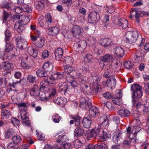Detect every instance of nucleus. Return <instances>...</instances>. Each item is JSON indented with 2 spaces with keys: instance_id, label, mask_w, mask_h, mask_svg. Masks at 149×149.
I'll return each mask as SVG.
<instances>
[{
  "instance_id": "f257e3e1",
  "label": "nucleus",
  "mask_w": 149,
  "mask_h": 149,
  "mask_svg": "<svg viewBox=\"0 0 149 149\" xmlns=\"http://www.w3.org/2000/svg\"><path fill=\"white\" fill-rule=\"evenodd\" d=\"M132 91L133 92L132 97L133 106L137 109L143 106L144 104L141 100H137L136 99L141 98L143 95L142 87L137 84H134L131 87Z\"/></svg>"
},
{
  "instance_id": "f03ea898",
  "label": "nucleus",
  "mask_w": 149,
  "mask_h": 149,
  "mask_svg": "<svg viewBox=\"0 0 149 149\" xmlns=\"http://www.w3.org/2000/svg\"><path fill=\"white\" fill-rule=\"evenodd\" d=\"M139 36L138 32L136 31H129L125 33L124 39L127 43H134L136 42Z\"/></svg>"
},
{
  "instance_id": "7ed1b4c3",
  "label": "nucleus",
  "mask_w": 149,
  "mask_h": 149,
  "mask_svg": "<svg viewBox=\"0 0 149 149\" xmlns=\"http://www.w3.org/2000/svg\"><path fill=\"white\" fill-rule=\"evenodd\" d=\"M5 42L6 45L4 54L5 56H6L7 59L10 60L15 56L14 53L13 51V44L10 42V41Z\"/></svg>"
},
{
  "instance_id": "20e7f679",
  "label": "nucleus",
  "mask_w": 149,
  "mask_h": 149,
  "mask_svg": "<svg viewBox=\"0 0 149 149\" xmlns=\"http://www.w3.org/2000/svg\"><path fill=\"white\" fill-rule=\"evenodd\" d=\"M101 119L104 120V122L100 125H98L97 127H96L94 129H92L91 130V133L93 137H95L98 135L100 134V130H102L101 127L102 125H107L108 123V119L106 116L103 118V117L101 118Z\"/></svg>"
},
{
  "instance_id": "39448f33",
  "label": "nucleus",
  "mask_w": 149,
  "mask_h": 149,
  "mask_svg": "<svg viewBox=\"0 0 149 149\" xmlns=\"http://www.w3.org/2000/svg\"><path fill=\"white\" fill-rule=\"evenodd\" d=\"M56 79L54 78L53 75L52 77H45L43 80L40 83V86L41 89H44L46 88V86L49 85L55 84Z\"/></svg>"
},
{
  "instance_id": "423d86ee",
  "label": "nucleus",
  "mask_w": 149,
  "mask_h": 149,
  "mask_svg": "<svg viewBox=\"0 0 149 149\" xmlns=\"http://www.w3.org/2000/svg\"><path fill=\"white\" fill-rule=\"evenodd\" d=\"M13 18L19 20V21L17 22H19L20 23H22L23 25H26L29 21L31 17L30 16L26 17L25 15H15Z\"/></svg>"
},
{
  "instance_id": "0eeeda50",
  "label": "nucleus",
  "mask_w": 149,
  "mask_h": 149,
  "mask_svg": "<svg viewBox=\"0 0 149 149\" xmlns=\"http://www.w3.org/2000/svg\"><path fill=\"white\" fill-rule=\"evenodd\" d=\"M17 46L18 48L21 49L25 48L27 46V43L25 39L21 36H18L16 38Z\"/></svg>"
},
{
  "instance_id": "6e6552de",
  "label": "nucleus",
  "mask_w": 149,
  "mask_h": 149,
  "mask_svg": "<svg viewBox=\"0 0 149 149\" xmlns=\"http://www.w3.org/2000/svg\"><path fill=\"white\" fill-rule=\"evenodd\" d=\"M86 41L82 40L75 43L73 45V48L77 52H79L83 51L86 48Z\"/></svg>"
},
{
  "instance_id": "1a4fd4ad",
  "label": "nucleus",
  "mask_w": 149,
  "mask_h": 149,
  "mask_svg": "<svg viewBox=\"0 0 149 149\" xmlns=\"http://www.w3.org/2000/svg\"><path fill=\"white\" fill-rule=\"evenodd\" d=\"M100 18V15L98 12H93L91 13L88 16V20L91 23L96 22Z\"/></svg>"
},
{
  "instance_id": "9d476101",
  "label": "nucleus",
  "mask_w": 149,
  "mask_h": 149,
  "mask_svg": "<svg viewBox=\"0 0 149 149\" xmlns=\"http://www.w3.org/2000/svg\"><path fill=\"white\" fill-rule=\"evenodd\" d=\"M77 78L80 84L82 87L85 88H87L88 87L87 84L88 83V81H87L85 77L81 73H79L77 74Z\"/></svg>"
},
{
  "instance_id": "9b49d317",
  "label": "nucleus",
  "mask_w": 149,
  "mask_h": 149,
  "mask_svg": "<svg viewBox=\"0 0 149 149\" xmlns=\"http://www.w3.org/2000/svg\"><path fill=\"white\" fill-rule=\"evenodd\" d=\"M80 106L81 108H87L91 106V102H88L85 97L81 96L79 99Z\"/></svg>"
},
{
  "instance_id": "f8f14e48",
  "label": "nucleus",
  "mask_w": 149,
  "mask_h": 149,
  "mask_svg": "<svg viewBox=\"0 0 149 149\" xmlns=\"http://www.w3.org/2000/svg\"><path fill=\"white\" fill-rule=\"evenodd\" d=\"M113 53L115 56L118 58H121L124 55V51L122 47L120 46L117 47L114 49Z\"/></svg>"
},
{
  "instance_id": "ddd939ff",
  "label": "nucleus",
  "mask_w": 149,
  "mask_h": 149,
  "mask_svg": "<svg viewBox=\"0 0 149 149\" xmlns=\"http://www.w3.org/2000/svg\"><path fill=\"white\" fill-rule=\"evenodd\" d=\"M30 95L33 96H36L39 95H40V88L38 86L34 84L30 89Z\"/></svg>"
},
{
  "instance_id": "4468645a",
  "label": "nucleus",
  "mask_w": 149,
  "mask_h": 149,
  "mask_svg": "<svg viewBox=\"0 0 149 149\" xmlns=\"http://www.w3.org/2000/svg\"><path fill=\"white\" fill-rule=\"evenodd\" d=\"M83 31V29L79 26L77 25L74 26L72 29V33L75 36H81Z\"/></svg>"
},
{
  "instance_id": "2eb2a0df",
  "label": "nucleus",
  "mask_w": 149,
  "mask_h": 149,
  "mask_svg": "<svg viewBox=\"0 0 149 149\" xmlns=\"http://www.w3.org/2000/svg\"><path fill=\"white\" fill-rule=\"evenodd\" d=\"M60 92L63 95H65V92L68 88V86L67 83L61 82L58 85Z\"/></svg>"
},
{
  "instance_id": "dca6fc26",
  "label": "nucleus",
  "mask_w": 149,
  "mask_h": 149,
  "mask_svg": "<svg viewBox=\"0 0 149 149\" xmlns=\"http://www.w3.org/2000/svg\"><path fill=\"white\" fill-rule=\"evenodd\" d=\"M63 50L60 47H58L55 50L54 54L55 59L58 61H60L63 56Z\"/></svg>"
},
{
  "instance_id": "f3484780",
  "label": "nucleus",
  "mask_w": 149,
  "mask_h": 149,
  "mask_svg": "<svg viewBox=\"0 0 149 149\" xmlns=\"http://www.w3.org/2000/svg\"><path fill=\"white\" fill-rule=\"evenodd\" d=\"M91 119L90 117H84L82 121L83 126L86 128L90 127L91 124Z\"/></svg>"
},
{
  "instance_id": "a211bd4d",
  "label": "nucleus",
  "mask_w": 149,
  "mask_h": 149,
  "mask_svg": "<svg viewBox=\"0 0 149 149\" xmlns=\"http://www.w3.org/2000/svg\"><path fill=\"white\" fill-rule=\"evenodd\" d=\"M84 133V130L82 126H78L75 129L74 134L76 136L80 137Z\"/></svg>"
},
{
  "instance_id": "6ab92c4d",
  "label": "nucleus",
  "mask_w": 149,
  "mask_h": 149,
  "mask_svg": "<svg viewBox=\"0 0 149 149\" xmlns=\"http://www.w3.org/2000/svg\"><path fill=\"white\" fill-rule=\"evenodd\" d=\"M101 79L99 77H95L93 79V82L94 83L93 84V90L95 91L96 93H97L98 92V90H99V88L100 87V85L97 84L99 81H100Z\"/></svg>"
},
{
  "instance_id": "aec40b11",
  "label": "nucleus",
  "mask_w": 149,
  "mask_h": 149,
  "mask_svg": "<svg viewBox=\"0 0 149 149\" xmlns=\"http://www.w3.org/2000/svg\"><path fill=\"white\" fill-rule=\"evenodd\" d=\"M89 113L92 117H94L99 115V111L97 108L95 106H92L89 109Z\"/></svg>"
},
{
  "instance_id": "412c9836",
  "label": "nucleus",
  "mask_w": 149,
  "mask_h": 149,
  "mask_svg": "<svg viewBox=\"0 0 149 149\" xmlns=\"http://www.w3.org/2000/svg\"><path fill=\"white\" fill-rule=\"evenodd\" d=\"M26 110L27 109L25 108L24 110L20 111V112L19 113L18 117L22 121L28 119V114L26 112Z\"/></svg>"
},
{
  "instance_id": "4be33fe9",
  "label": "nucleus",
  "mask_w": 149,
  "mask_h": 149,
  "mask_svg": "<svg viewBox=\"0 0 149 149\" xmlns=\"http://www.w3.org/2000/svg\"><path fill=\"white\" fill-rule=\"evenodd\" d=\"M116 79L114 77L110 78L107 81L106 83L108 87L111 89L115 87Z\"/></svg>"
},
{
  "instance_id": "5701e85b",
  "label": "nucleus",
  "mask_w": 149,
  "mask_h": 149,
  "mask_svg": "<svg viewBox=\"0 0 149 149\" xmlns=\"http://www.w3.org/2000/svg\"><path fill=\"white\" fill-rule=\"evenodd\" d=\"M22 60L21 63V66L24 68H26L28 67V65L26 63H25V61L26 62L28 63V61L31 60V58L30 57H28L27 55L24 54L23 55L22 58Z\"/></svg>"
},
{
  "instance_id": "b1692460",
  "label": "nucleus",
  "mask_w": 149,
  "mask_h": 149,
  "mask_svg": "<svg viewBox=\"0 0 149 149\" xmlns=\"http://www.w3.org/2000/svg\"><path fill=\"white\" fill-rule=\"evenodd\" d=\"M108 67H106L104 69H106V72L104 74L103 76L105 78H112V77H114L113 75L115 74L114 72L111 69L109 66Z\"/></svg>"
},
{
  "instance_id": "393cba45",
  "label": "nucleus",
  "mask_w": 149,
  "mask_h": 149,
  "mask_svg": "<svg viewBox=\"0 0 149 149\" xmlns=\"http://www.w3.org/2000/svg\"><path fill=\"white\" fill-rule=\"evenodd\" d=\"M100 44L105 47L110 46L111 44V41L109 38H104L100 40Z\"/></svg>"
},
{
  "instance_id": "a878e982",
  "label": "nucleus",
  "mask_w": 149,
  "mask_h": 149,
  "mask_svg": "<svg viewBox=\"0 0 149 149\" xmlns=\"http://www.w3.org/2000/svg\"><path fill=\"white\" fill-rule=\"evenodd\" d=\"M44 0H38L35 2L34 5L36 8L38 10L43 9L44 7Z\"/></svg>"
},
{
  "instance_id": "bb28decb",
  "label": "nucleus",
  "mask_w": 149,
  "mask_h": 149,
  "mask_svg": "<svg viewBox=\"0 0 149 149\" xmlns=\"http://www.w3.org/2000/svg\"><path fill=\"white\" fill-rule=\"evenodd\" d=\"M118 25L121 26L123 28H126L128 26V22L126 19L122 18L118 20Z\"/></svg>"
},
{
  "instance_id": "cd10ccee",
  "label": "nucleus",
  "mask_w": 149,
  "mask_h": 149,
  "mask_svg": "<svg viewBox=\"0 0 149 149\" xmlns=\"http://www.w3.org/2000/svg\"><path fill=\"white\" fill-rule=\"evenodd\" d=\"M55 137L57 138L56 140L57 143H63L65 142L68 139V136L66 135H63L60 136L58 134H56Z\"/></svg>"
},
{
  "instance_id": "c85d7f7f",
  "label": "nucleus",
  "mask_w": 149,
  "mask_h": 149,
  "mask_svg": "<svg viewBox=\"0 0 149 149\" xmlns=\"http://www.w3.org/2000/svg\"><path fill=\"white\" fill-rule=\"evenodd\" d=\"M54 102L56 104L62 106V105H64L66 103L67 100L66 98L59 97L54 100Z\"/></svg>"
},
{
  "instance_id": "c756f323",
  "label": "nucleus",
  "mask_w": 149,
  "mask_h": 149,
  "mask_svg": "<svg viewBox=\"0 0 149 149\" xmlns=\"http://www.w3.org/2000/svg\"><path fill=\"white\" fill-rule=\"evenodd\" d=\"M136 129H133L132 131L131 132V128L130 127H128L127 128V134H130L129 137L131 139H135L134 138H136L137 132H134L133 133V131L136 130Z\"/></svg>"
},
{
  "instance_id": "7c9ffc66",
  "label": "nucleus",
  "mask_w": 149,
  "mask_h": 149,
  "mask_svg": "<svg viewBox=\"0 0 149 149\" xmlns=\"http://www.w3.org/2000/svg\"><path fill=\"white\" fill-rule=\"evenodd\" d=\"M1 6L3 8H6L8 10H10L15 8V4L14 3L12 2L9 3H6L2 4Z\"/></svg>"
},
{
  "instance_id": "2f4dec72",
  "label": "nucleus",
  "mask_w": 149,
  "mask_h": 149,
  "mask_svg": "<svg viewBox=\"0 0 149 149\" xmlns=\"http://www.w3.org/2000/svg\"><path fill=\"white\" fill-rule=\"evenodd\" d=\"M121 137V133H119L118 132H114L112 137L113 141L115 143L117 144Z\"/></svg>"
},
{
  "instance_id": "473e14b6",
  "label": "nucleus",
  "mask_w": 149,
  "mask_h": 149,
  "mask_svg": "<svg viewBox=\"0 0 149 149\" xmlns=\"http://www.w3.org/2000/svg\"><path fill=\"white\" fill-rule=\"evenodd\" d=\"M24 25H23L22 23H20L19 22H16L15 25V29L16 30L17 32L20 33L24 30Z\"/></svg>"
},
{
  "instance_id": "72a5a7b5",
  "label": "nucleus",
  "mask_w": 149,
  "mask_h": 149,
  "mask_svg": "<svg viewBox=\"0 0 149 149\" xmlns=\"http://www.w3.org/2000/svg\"><path fill=\"white\" fill-rule=\"evenodd\" d=\"M1 69L6 71L10 69L11 66L10 63L8 62H3L0 65Z\"/></svg>"
},
{
  "instance_id": "f704fd0d",
  "label": "nucleus",
  "mask_w": 149,
  "mask_h": 149,
  "mask_svg": "<svg viewBox=\"0 0 149 149\" xmlns=\"http://www.w3.org/2000/svg\"><path fill=\"white\" fill-rule=\"evenodd\" d=\"M118 113L121 117H128L130 114V111L127 109H120L118 111Z\"/></svg>"
},
{
  "instance_id": "c9c22d12",
  "label": "nucleus",
  "mask_w": 149,
  "mask_h": 149,
  "mask_svg": "<svg viewBox=\"0 0 149 149\" xmlns=\"http://www.w3.org/2000/svg\"><path fill=\"white\" fill-rule=\"evenodd\" d=\"M121 64L120 61L118 60H116L115 64L112 66V68L111 69L113 71L118 72L121 69Z\"/></svg>"
},
{
  "instance_id": "e433bc0d",
  "label": "nucleus",
  "mask_w": 149,
  "mask_h": 149,
  "mask_svg": "<svg viewBox=\"0 0 149 149\" xmlns=\"http://www.w3.org/2000/svg\"><path fill=\"white\" fill-rule=\"evenodd\" d=\"M1 113V118L3 119L8 118L11 115L8 111L5 109H2Z\"/></svg>"
},
{
  "instance_id": "4c0bfd02",
  "label": "nucleus",
  "mask_w": 149,
  "mask_h": 149,
  "mask_svg": "<svg viewBox=\"0 0 149 149\" xmlns=\"http://www.w3.org/2000/svg\"><path fill=\"white\" fill-rule=\"evenodd\" d=\"M28 52L30 55L34 58L37 56L38 55L37 52L35 50L32 46H29L27 50Z\"/></svg>"
},
{
  "instance_id": "58836bf2",
  "label": "nucleus",
  "mask_w": 149,
  "mask_h": 149,
  "mask_svg": "<svg viewBox=\"0 0 149 149\" xmlns=\"http://www.w3.org/2000/svg\"><path fill=\"white\" fill-rule=\"evenodd\" d=\"M113 58L112 56L109 54H106L101 58L102 61L104 62H109L111 61Z\"/></svg>"
},
{
  "instance_id": "ea45409f",
  "label": "nucleus",
  "mask_w": 149,
  "mask_h": 149,
  "mask_svg": "<svg viewBox=\"0 0 149 149\" xmlns=\"http://www.w3.org/2000/svg\"><path fill=\"white\" fill-rule=\"evenodd\" d=\"M44 39L42 37H40L37 38V40L36 42L35 45L38 47H42L44 44Z\"/></svg>"
},
{
  "instance_id": "a19ab883",
  "label": "nucleus",
  "mask_w": 149,
  "mask_h": 149,
  "mask_svg": "<svg viewBox=\"0 0 149 149\" xmlns=\"http://www.w3.org/2000/svg\"><path fill=\"white\" fill-rule=\"evenodd\" d=\"M62 61L65 63V65L68 64H72L73 63V59L70 56L65 57L61 60Z\"/></svg>"
},
{
  "instance_id": "79ce46f5",
  "label": "nucleus",
  "mask_w": 149,
  "mask_h": 149,
  "mask_svg": "<svg viewBox=\"0 0 149 149\" xmlns=\"http://www.w3.org/2000/svg\"><path fill=\"white\" fill-rule=\"evenodd\" d=\"M43 68L46 71H50L52 70L53 65L50 62H47L44 64Z\"/></svg>"
},
{
  "instance_id": "37998d69",
  "label": "nucleus",
  "mask_w": 149,
  "mask_h": 149,
  "mask_svg": "<svg viewBox=\"0 0 149 149\" xmlns=\"http://www.w3.org/2000/svg\"><path fill=\"white\" fill-rule=\"evenodd\" d=\"M49 30L51 35H55L58 33L59 29L57 27L54 26L49 29Z\"/></svg>"
},
{
  "instance_id": "c03bdc74",
  "label": "nucleus",
  "mask_w": 149,
  "mask_h": 149,
  "mask_svg": "<svg viewBox=\"0 0 149 149\" xmlns=\"http://www.w3.org/2000/svg\"><path fill=\"white\" fill-rule=\"evenodd\" d=\"M63 66L65 72L68 74H69L74 70L73 68L69 65H64Z\"/></svg>"
},
{
  "instance_id": "a18cd8bd",
  "label": "nucleus",
  "mask_w": 149,
  "mask_h": 149,
  "mask_svg": "<svg viewBox=\"0 0 149 149\" xmlns=\"http://www.w3.org/2000/svg\"><path fill=\"white\" fill-rule=\"evenodd\" d=\"M101 129L102 130H100L99 136L101 139L104 141L106 140L107 138L108 137V135L105 132V130H103L102 128Z\"/></svg>"
},
{
  "instance_id": "49530a36",
  "label": "nucleus",
  "mask_w": 149,
  "mask_h": 149,
  "mask_svg": "<svg viewBox=\"0 0 149 149\" xmlns=\"http://www.w3.org/2000/svg\"><path fill=\"white\" fill-rule=\"evenodd\" d=\"M14 134V130L12 129H9L5 132V138L6 139H8Z\"/></svg>"
},
{
  "instance_id": "de8ad7c7",
  "label": "nucleus",
  "mask_w": 149,
  "mask_h": 149,
  "mask_svg": "<svg viewBox=\"0 0 149 149\" xmlns=\"http://www.w3.org/2000/svg\"><path fill=\"white\" fill-rule=\"evenodd\" d=\"M61 118V117L56 113L54 114L52 116V120L55 123H58Z\"/></svg>"
},
{
  "instance_id": "09e8293b",
  "label": "nucleus",
  "mask_w": 149,
  "mask_h": 149,
  "mask_svg": "<svg viewBox=\"0 0 149 149\" xmlns=\"http://www.w3.org/2000/svg\"><path fill=\"white\" fill-rule=\"evenodd\" d=\"M71 118L74 119V123L76 125L79 126L81 123V117L78 116H71Z\"/></svg>"
},
{
  "instance_id": "8fccbe9b",
  "label": "nucleus",
  "mask_w": 149,
  "mask_h": 149,
  "mask_svg": "<svg viewBox=\"0 0 149 149\" xmlns=\"http://www.w3.org/2000/svg\"><path fill=\"white\" fill-rule=\"evenodd\" d=\"M27 79L30 83H33L37 81L36 77L31 74L27 76Z\"/></svg>"
},
{
  "instance_id": "3c124183",
  "label": "nucleus",
  "mask_w": 149,
  "mask_h": 149,
  "mask_svg": "<svg viewBox=\"0 0 149 149\" xmlns=\"http://www.w3.org/2000/svg\"><path fill=\"white\" fill-rule=\"evenodd\" d=\"M22 8L23 11L26 12V13H31L32 12V10L31 8L28 5L24 4L22 6Z\"/></svg>"
},
{
  "instance_id": "603ef678",
  "label": "nucleus",
  "mask_w": 149,
  "mask_h": 149,
  "mask_svg": "<svg viewBox=\"0 0 149 149\" xmlns=\"http://www.w3.org/2000/svg\"><path fill=\"white\" fill-rule=\"evenodd\" d=\"M124 65L125 68L130 69L133 67L134 64L131 61H128L124 63Z\"/></svg>"
},
{
  "instance_id": "864d4df0",
  "label": "nucleus",
  "mask_w": 149,
  "mask_h": 149,
  "mask_svg": "<svg viewBox=\"0 0 149 149\" xmlns=\"http://www.w3.org/2000/svg\"><path fill=\"white\" fill-rule=\"evenodd\" d=\"M95 146V149H107V145L104 143L97 144Z\"/></svg>"
},
{
  "instance_id": "5fc2aeb1",
  "label": "nucleus",
  "mask_w": 149,
  "mask_h": 149,
  "mask_svg": "<svg viewBox=\"0 0 149 149\" xmlns=\"http://www.w3.org/2000/svg\"><path fill=\"white\" fill-rule=\"evenodd\" d=\"M12 140L15 144H17L21 141V139L19 136H15L12 138Z\"/></svg>"
},
{
  "instance_id": "6e6d98bb",
  "label": "nucleus",
  "mask_w": 149,
  "mask_h": 149,
  "mask_svg": "<svg viewBox=\"0 0 149 149\" xmlns=\"http://www.w3.org/2000/svg\"><path fill=\"white\" fill-rule=\"evenodd\" d=\"M112 101L113 103L118 105H120L122 104L121 98L113 97L112 98Z\"/></svg>"
},
{
  "instance_id": "4d7b16f0",
  "label": "nucleus",
  "mask_w": 149,
  "mask_h": 149,
  "mask_svg": "<svg viewBox=\"0 0 149 149\" xmlns=\"http://www.w3.org/2000/svg\"><path fill=\"white\" fill-rule=\"evenodd\" d=\"M54 78L56 79H62L63 78L64 75L63 72L62 73L60 72H57L53 74Z\"/></svg>"
},
{
  "instance_id": "13d9d810",
  "label": "nucleus",
  "mask_w": 149,
  "mask_h": 149,
  "mask_svg": "<svg viewBox=\"0 0 149 149\" xmlns=\"http://www.w3.org/2000/svg\"><path fill=\"white\" fill-rule=\"evenodd\" d=\"M49 96L50 97H52L55 95L56 93V88L54 87L50 88L49 90Z\"/></svg>"
},
{
  "instance_id": "bf43d9fd",
  "label": "nucleus",
  "mask_w": 149,
  "mask_h": 149,
  "mask_svg": "<svg viewBox=\"0 0 149 149\" xmlns=\"http://www.w3.org/2000/svg\"><path fill=\"white\" fill-rule=\"evenodd\" d=\"M105 10L108 13L111 14L113 13L115 11V8L112 6H106Z\"/></svg>"
},
{
  "instance_id": "052dcab7",
  "label": "nucleus",
  "mask_w": 149,
  "mask_h": 149,
  "mask_svg": "<svg viewBox=\"0 0 149 149\" xmlns=\"http://www.w3.org/2000/svg\"><path fill=\"white\" fill-rule=\"evenodd\" d=\"M36 73L38 76L40 77H45L47 75L45 72L40 70H38L36 71Z\"/></svg>"
},
{
  "instance_id": "680f3d73",
  "label": "nucleus",
  "mask_w": 149,
  "mask_h": 149,
  "mask_svg": "<svg viewBox=\"0 0 149 149\" xmlns=\"http://www.w3.org/2000/svg\"><path fill=\"white\" fill-rule=\"evenodd\" d=\"M92 56L90 54H87L84 57V61L85 62H89L91 61L92 59Z\"/></svg>"
},
{
  "instance_id": "e2e57ef3",
  "label": "nucleus",
  "mask_w": 149,
  "mask_h": 149,
  "mask_svg": "<svg viewBox=\"0 0 149 149\" xmlns=\"http://www.w3.org/2000/svg\"><path fill=\"white\" fill-rule=\"evenodd\" d=\"M5 41H10V37L11 35L10 32L8 30H6L5 32Z\"/></svg>"
},
{
  "instance_id": "0e129e2a",
  "label": "nucleus",
  "mask_w": 149,
  "mask_h": 149,
  "mask_svg": "<svg viewBox=\"0 0 149 149\" xmlns=\"http://www.w3.org/2000/svg\"><path fill=\"white\" fill-rule=\"evenodd\" d=\"M7 82V81L6 80V79L4 77H3L0 79V85L2 87H4L6 86V84Z\"/></svg>"
},
{
  "instance_id": "69168bd1",
  "label": "nucleus",
  "mask_w": 149,
  "mask_h": 149,
  "mask_svg": "<svg viewBox=\"0 0 149 149\" xmlns=\"http://www.w3.org/2000/svg\"><path fill=\"white\" fill-rule=\"evenodd\" d=\"M74 147L77 148H80L82 144L81 141L78 139H77L73 142Z\"/></svg>"
},
{
  "instance_id": "338daca9",
  "label": "nucleus",
  "mask_w": 149,
  "mask_h": 149,
  "mask_svg": "<svg viewBox=\"0 0 149 149\" xmlns=\"http://www.w3.org/2000/svg\"><path fill=\"white\" fill-rule=\"evenodd\" d=\"M11 122L15 126H18L19 123V120L15 118H13L11 119Z\"/></svg>"
},
{
  "instance_id": "774afa93",
  "label": "nucleus",
  "mask_w": 149,
  "mask_h": 149,
  "mask_svg": "<svg viewBox=\"0 0 149 149\" xmlns=\"http://www.w3.org/2000/svg\"><path fill=\"white\" fill-rule=\"evenodd\" d=\"M82 149H95V146L92 144H88L84 146Z\"/></svg>"
}]
</instances>
